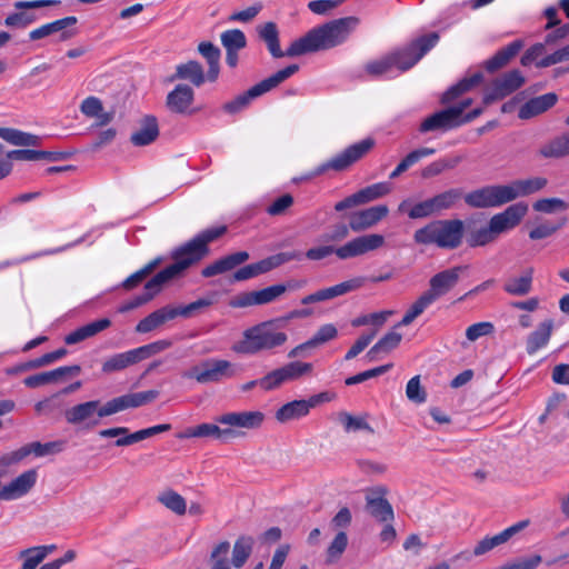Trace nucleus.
Segmentation results:
<instances>
[{
  "mask_svg": "<svg viewBox=\"0 0 569 569\" xmlns=\"http://www.w3.org/2000/svg\"><path fill=\"white\" fill-rule=\"evenodd\" d=\"M569 61V43L536 62L538 68H547L557 63Z\"/></svg>",
  "mask_w": 569,
  "mask_h": 569,
  "instance_id": "obj_64",
  "label": "nucleus"
},
{
  "mask_svg": "<svg viewBox=\"0 0 569 569\" xmlns=\"http://www.w3.org/2000/svg\"><path fill=\"white\" fill-rule=\"evenodd\" d=\"M567 223V218H562L557 222L543 221L529 231L531 240H540L549 238L560 230Z\"/></svg>",
  "mask_w": 569,
  "mask_h": 569,
  "instance_id": "obj_56",
  "label": "nucleus"
},
{
  "mask_svg": "<svg viewBox=\"0 0 569 569\" xmlns=\"http://www.w3.org/2000/svg\"><path fill=\"white\" fill-rule=\"evenodd\" d=\"M194 100V92L192 88L187 84H178L170 91L166 99L167 108L174 113L191 114V106Z\"/></svg>",
  "mask_w": 569,
  "mask_h": 569,
  "instance_id": "obj_27",
  "label": "nucleus"
},
{
  "mask_svg": "<svg viewBox=\"0 0 569 569\" xmlns=\"http://www.w3.org/2000/svg\"><path fill=\"white\" fill-rule=\"evenodd\" d=\"M387 490L383 487H378L372 490L377 497L367 496V508L372 517L381 522L393 520V509L387 499L383 498Z\"/></svg>",
  "mask_w": 569,
  "mask_h": 569,
  "instance_id": "obj_29",
  "label": "nucleus"
},
{
  "mask_svg": "<svg viewBox=\"0 0 569 569\" xmlns=\"http://www.w3.org/2000/svg\"><path fill=\"white\" fill-rule=\"evenodd\" d=\"M30 455L33 453L37 457H44L48 455H54L59 453L64 448V441L58 440V441H50L46 443H41L39 441H34L31 443H28Z\"/></svg>",
  "mask_w": 569,
  "mask_h": 569,
  "instance_id": "obj_61",
  "label": "nucleus"
},
{
  "mask_svg": "<svg viewBox=\"0 0 569 569\" xmlns=\"http://www.w3.org/2000/svg\"><path fill=\"white\" fill-rule=\"evenodd\" d=\"M359 23V18L350 16L316 27L290 44L288 56L299 57L338 47L348 40Z\"/></svg>",
  "mask_w": 569,
  "mask_h": 569,
  "instance_id": "obj_2",
  "label": "nucleus"
},
{
  "mask_svg": "<svg viewBox=\"0 0 569 569\" xmlns=\"http://www.w3.org/2000/svg\"><path fill=\"white\" fill-rule=\"evenodd\" d=\"M558 97L556 93H546L530 99L519 110L521 119H529L531 117L543 113L556 104Z\"/></svg>",
  "mask_w": 569,
  "mask_h": 569,
  "instance_id": "obj_38",
  "label": "nucleus"
},
{
  "mask_svg": "<svg viewBox=\"0 0 569 569\" xmlns=\"http://www.w3.org/2000/svg\"><path fill=\"white\" fill-rule=\"evenodd\" d=\"M266 416L259 410L230 411L216 417V421L230 431V440L244 435V430L259 429Z\"/></svg>",
  "mask_w": 569,
  "mask_h": 569,
  "instance_id": "obj_10",
  "label": "nucleus"
},
{
  "mask_svg": "<svg viewBox=\"0 0 569 569\" xmlns=\"http://www.w3.org/2000/svg\"><path fill=\"white\" fill-rule=\"evenodd\" d=\"M287 341L288 335L283 331L280 319H271L246 329L232 350L242 355H257L281 348Z\"/></svg>",
  "mask_w": 569,
  "mask_h": 569,
  "instance_id": "obj_3",
  "label": "nucleus"
},
{
  "mask_svg": "<svg viewBox=\"0 0 569 569\" xmlns=\"http://www.w3.org/2000/svg\"><path fill=\"white\" fill-rule=\"evenodd\" d=\"M339 422L342 425L346 432H356V431H367L369 433H373V429L367 422L365 416H352L346 411H342L338 416Z\"/></svg>",
  "mask_w": 569,
  "mask_h": 569,
  "instance_id": "obj_50",
  "label": "nucleus"
},
{
  "mask_svg": "<svg viewBox=\"0 0 569 569\" xmlns=\"http://www.w3.org/2000/svg\"><path fill=\"white\" fill-rule=\"evenodd\" d=\"M482 81V74L476 72L470 77L463 78L457 84L449 88L441 98L442 103H449L459 96L470 91L472 88L478 86Z\"/></svg>",
  "mask_w": 569,
  "mask_h": 569,
  "instance_id": "obj_48",
  "label": "nucleus"
},
{
  "mask_svg": "<svg viewBox=\"0 0 569 569\" xmlns=\"http://www.w3.org/2000/svg\"><path fill=\"white\" fill-rule=\"evenodd\" d=\"M391 192L388 182H377L357 191L361 204L368 203Z\"/></svg>",
  "mask_w": 569,
  "mask_h": 569,
  "instance_id": "obj_54",
  "label": "nucleus"
},
{
  "mask_svg": "<svg viewBox=\"0 0 569 569\" xmlns=\"http://www.w3.org/2000/svg\"><path fill=\"white\" fill-rule=\"evenodd\" d=\"M375 147L372 138H366L346 148L340 153L336 154L327 162L320 164L316 169V174H322L328 170L345 171L350 166L363 158Z\"/></svg>",
  "mask_w": 569,
  "mask_h": 569,
  "instance_id": "obj_11",
  "label": "nucleus"
},
{
  "mask_svg": "<svg viewBox=\"0 0 569 569\" xmlns=\"http://www.w3.org/2000/svg\"><path fill=\"white\" fill-rule=\"evenodd\" d=\"M525 83V77L519 70H511L497 78L483 97V103L490 104L495 100L502 99L519 89Z\"/></svg>",
  "mask_w": 569,
  "mask_h": 569,
  "instance_id": "obj_22",
  "label": "nucleus"
},
{
  "mask_svg": "<svg viewBox=\"0 0 569 569\" xmlns=\"http://www.w3.org/2000/svg\"><path fill=\"white\" fill-rule=\"evenodd\" d=\"M299 70L298 64H289L288 67L274 72L270 77L263 79L259 83L252 86L248 91L238 96L233 100L223 104V110L230 114H234L248 107L250 101L261 94L278 87L288 78L293 76Z\"/></svg>",
  "mask_w": 569,
  "mask_h": 569,
  "instance_id": "obj_5",
  "label": "nucleus"
},
{
  "mask_svg": "<svg viewBox=\"0 0 569 569\" xmlns=\"http://www.w3.org/2000/svg\"><path fill=\"white\" fill-rule=\"evenodd\" d=\"M435 301L423 292L408 309L401 321L396 327L409 326L417 317H419Z\"/></svg>",
  "mask_w": 569,
  "mask_h": 569,
  "instance_id": "obj_53",
  "label": "nucleus"
},
{
  "mask_svg": "<svg viewBox=\"0 0 569 569\" xmlns=\"http://www.w3.org/2000/svg\"><path fill=\"white\" fill-rule=\"evenodd\" d=\"M466 269V266H455L435 273L429 279V289L425 292L436 302L458 284Z\"/></svg>",
  "mask_w": 569,
  "mask_h": 569,
  "instance_id": "obj_18",
  "label": "nucleus"
},
{
  "mask_svg": "<svg viewBox=\"0 0 569 569\" xmlns=\"http://www.w3.org/2000/svg\"><path fill=\"white\" fill-rule=\"evenodd\" d=\"M521 49V43L519 41H513L499 50L493 57L488 59L485 62V68L489 72H493L502 67H505L511 58H513L519 50Z\"/></svg>",
  "mask_w": 569,
  "mask_h": 569,
  "instance_id": "obj_47",
  "label": "nucleus"
},
{
  "mask_svg": "<svg viewBox=\"0 0 569 569\" xmlns=\"http://www.w3.org/2000/svg\"><path fill=\"white\" fill-rule=\"evenodd\" d=\"M332 397L328 392H320L311 396L309 399L293 400L284 403L276 411V419L281 423L301 419L309 415L311 409L318 405L328 402Z\"/></svg>",
  "mask_w": 569,
  "mask_h": 569,
  "instance_id": "obj_13",
  "label": "nucleus"
},
{
  "mask_svg": "<svg viewBox=\"0 0 569 569\" xmlns=\"http://www.w3.org/2000/svg\"><path fill=\"white\" fill-rule=\"evenodd\" d=\"M257 31L273 58L289 57V48L286 51H282L280 48L279 31L274 22H266L259 26Z\"/></svg>",
  "mask_w": 569,
  "mask_h": 569,
  "instance_id": "obj_37",
  "label": "nucleus"
},
{
  "mask_svg": "<svg viewBox=\"0 0 569 569\" xmlns=\"http://www.w3.org/2000/svg\"><path fill=\"white\" fill-rule=\"evenodd\" d=\"M38 472L30 469L0 488V501H12L26 496L36 485Z\"/></svg>",
  "mask_w": 569,
  "mask_h": 569,
  "instance_id": "obj_24",
  "label": "nucleus"
},
{
  "mask_svg": "<svg viewBox=\"0 0 569 569\" xmlns=\"http://www.w3.org/2000/svg\"><path fill=\"white\" fill-rule=\"evenodd\" d=\"M158 390H147L140 392L126 393L110 399L106 402L102 415H114L120 411L139 408L151 403L159 397Z\"/></svg>",
  "mask_w": 569,
  "mask_h": 569,
  "instance_id": "obj_20",
  "label": "nucleus"
},
{
  "mask_svg": "<svg viewBox=\"0 0 569 569\" xmlns=\"http://www.w3.org/2000/svg\"><path fill=\"white\" fill-rule=\"evenodd\" d=\"M385 244V237L379 233H369L353 238L343 246L338 247L337 257L347 260L378 250Z\"/></svg>",
  "mask_w": 569,
  "mask_h": 569,
  "instance_id": "obj_17",
  "label": "nucleus"
},
{
  "mask_svg": "<svg viewBox=\"0 0 569 569\" xmlns=\"http://www.w3.org/2000/svg\"><path fill=\"white\" fill-rule=\"evenodd\" d=\"M301 253L298 251L279 252L267 257L258 262L247 264L233 273L234 281H244L267 273L289 261L299 260Z\"/></svg>",
  "mask_w": 569,
  "mask_h": 569,
  "instance_id": "obj_12",
  "label": "nucleus"
},
{
  "mask_svg": "<svg viewBox=\"0 0 569 569\" xmlns=\"http://www.w3.org/2000/svg\"><path fill=\"white\" fill-rule=\"evenodd\" d=\"M436 149L428 148V147H421L418 149H415L410 151L398 164L397 167L391 171L389 178L396 179L403 172H406L410 167L419 162L421 159L430 157L435 154Z\"/></svg>",
  "mask_w": 569,
  "mask_h": 569,
  "instance_id": "obj_46",
  "label": "nucleus"
},
{
  "mask_svg": "<svg viewBox=\"0 0 569 569\" xmlns=\"http://www.w3.org/2000/svg\"><path fill=\"white\" fill-rule=\"evenodd\" d=\"M77 23L76 17H66L56 21H52L50 23H46L37 29H33L29 33L30 40H39L47 38L53 33L60 32L61 33V40H66L71 37V33L63 31L66 28L71 27Z\"/></svg>",
  "mask_w": 569,
  "mask_h": 569,
  "instance_id": "obj_34",
  "label": "nucleus"
},
{
  "mask_svg": "<svg viewBox=\"0 0 569 569\" xmlns=\"http://www.w3.org/2000/svg\"><path fill=\"white\" fill-rule=\"evenodd\" d=\"M57 3H59L58 0L17 1L13 7L20 11L9 14L4 20V24L10 28H27L37 20V17L34 13L24 10L54 6Z\"/></svg>",
  "mask_w": 569,
  "mask_h": 569,
  "instance_id": "obj_23",
  "label": "nucleus"
},
{
  "mask_svg": "<svg viewBox=\"0 0 569 569\" xmlns=\"http://www.w3.org/2000/svg\"><path fill=\"white\" fill-rule=\"evenodd\" d=\"M533 282V269H526L520 276L509 277L502 286L506 293L515 297H523L531 292Z\"/></svg>",
  "mask_w": 569,
  "mask_h": 569,
  "instance_id": "obj_33",
  "label": "nucleus"
},
{
  "mask_svg": "<svg viewBox=\"0 0 569 569\" xmlns=\"http://www.w3.org/2000/svg\"><path fill=\"white\" fill-rule=\"evenodd\" d=\"M497 239L498 237L492 230L491 224L488 222L487 226L481 227L470 233L468 243L470 247H483L495 242Z\"/></svg>",
  "mask_w": 569,
  "mask_h": 569,
  "instance_id": "obj_59",
  "label": "nucleus"
},
{
  "mask_svg": "<svg viewBox=\"0 0 569 569\" xmlns=\"http://www.w3.org/2000/svg\"><path fill=\"white\" fill-rule=\"evenodd\" d=\"M198 51L201 56L207 60L209 64L208 70V80L216 81L219 76V61H220V50L211 42H201L198 46Z\"/></svg>",
  "mask_w": 569,
  "mask_h": 569,
  "instance_id": "obj_49",
  "label": "nucleus"
},
{
  "mask_svg": "<svg viewBox=\"0 0 569 569\" xmlns=\"http://www.w3.org/2000/svg\"><path fill=\"white\" fill-rule=\"evenodd\" d=\"M462 159L463 158L458 154H449L439 158L423 167L420 171V176L422 179H431L433 177L440 176L447 170L455 169L462 161Z\"/></svg>",
  "mask_w": 569,
  "mask_h": 569,
  "instance_id": "obj_40",
  "label": "nucleus"
},
{
  "mask_svg": "<svg viewBox=\"0 0 569 569\" xmlns=\"http://www.w3.org/2000/svg\"><path fill=\"white\" fill-rule=\"evenodd\" d=\"M365 282L366 279L363 277H355L335 286L322 288L310 295H307L301 299V303L312 305L329 301L360 289L363 287Z\"/></svg>",
  "mask_w": 569,
  "mask_h": 569,
  "instance_id": "obj_19",
  "label": "nucleus"
},
{
  "mask_svg": "<svg viewBox=\"0 0 569 569\" xmlns=\"http://www.w3.org/2000/svg\"><path fill=\"white\" fill-rule=\"evenodd\" d=\"M80 370L79 366L59 367L51 371L29 376L23 380V383L29 388H38L44 385L58 382L68 375H78Z\"/></svg>",
  "mask_w": 569,
  "mask_h": 569,
  "instance_id": "obj_28",
  "label": "nucleus"
},
{
  "mask_svg": "<svg viewBox=\"0 0 569 569\" xmlns=\"http://www.w3.org/2000/svg\"><path fill=\"white\" fill-rule=\"evenodd\" d=\"M171 345L169 340H158L121 353H116L102 362L101 370L107 375L124 370L130 366L169 349Z\"/></svg>",
  "mask_w": 569,
  "mask_h": 569,
  "instance_id": "obj_6",
  "label": "nucleus"
},
{
  "mask_svg": "<svg viewBox=\"0 0 569 569\" xmlns=\"http://www.w3.org/2000/svg\"><path fill=\"white\" fill-rule=\"evenodd\" d=\"M104 408L106 403L101 406L99 400H90L67 409L64 418L70 425L93 427L99 423V419L110 416L102 415Z\"/></svg>",
  "mask_w": 569,
  "mask_h": 569,
  "instance_id": "obj_16",
  "label": "nucleus"
},
{
  "mask_svg": "<svg viewBox=\"0 0 569 569\" xmlns=\"http://www.w3.org/2000/svg\"><path fill=\"white\" fill-rule=\"evenodd\" d=\"M539 153L543 158L559 159L569 156V131L545 143Z\"/></svg>",
  "mask_w": 569,
  "mask_h": 569,
  "instance_id": "obj_43",
  "label": "nucleus"
},
{
  "mask_svg": "<svg viewBox=\"0 0 569 569\" xmlns=\"http://www.w3.org/2000/svg\"><path fill=\"white\" fill-rule=\"evenodd\" d=\"M532 208L537 212L551 214L568 210L569 204L560 198H542L535 201Z\"/></svg>",
  "mask_w": 569,
  "mask_h": 569,
  "instance_id": "obj_60",
  "label": "nucleus"
},
{
  "mask_svg": "<svg viewBox=\"0 0 569 569\" xmlns=\"http://www.w3.org/2000/svg\"><path fill=\"white\" fill-rule=\"evenodd\" d=\"M457 111L446 108L427 117L419 126V132L448 131L462 124L457 120Z\"/></svg>",
  "mask_w": 569,
  "mask_h": 569,
  "instance_id": "obj_25",
  "label": "nucleus"
},
{
  "mask_svg": "<svg viewBox=\"0 0 569 569\" xmlns=\"http://www.w3.org/2000/svg\"><path fill=\"white\" fill-rule=\"evenodd\" d=\"M287 291V287L282 284H273L256 292V301L258 306L267 305L276 301L280 296Z\"/></svg>",
  "mask_w": 569,
  "mask_h": 569,
  "instance_id": "obj_62",
  "label": "nucleus"
},
{
  "mask_svg": "<svg viewBox=\"0 0 569 569\" xmlns=\"http://www.w3.org/2000/svg\"><path fill=\"white\" fill-rule=\"evenodd\" d=\"M528 525V521H520L517 522L498 535H495L492 537H486L482 540H480L475 549L473 555L475 556H482L487 553L488 551L492 550L495 547L500 546L505 542H507L513 535L522 530Z\"/></svg>",
  "mask_w": 569,
  "mask_h": 569,
  "instance_id": "obj_30",
  "label": "nucleus"
},
{
  "mask_svg": "<svg viewBox=\"0 0 569 569\" xmlns=\"http://www.w3.org/2000/svg\"><path fill=\"white\" fill-rule=\"evenodd\" d=\"M174 318L173 307L166 306L141 319L136 327V331L139 333L151 332Z\"/></svg>",
  "mask_w": 569,
  "mask_h": 569,
  "instance_id": "obj_35",
  "label": "nucleus"
},
{
  "mask_svg": "<svg viewBox=\"0 0 569 569\" xmlns=\"http://www.w3.org/2000/svg\"><path fill=\"white\" fill-rule=\"evenodd\" d=\"M527 212L528 204L525 202H517L506 208L502 212L493 214L490 218L489 223L491 224L496 236L499 238L500 234L515 229L521 222Z\"/></svg>",
  "mask_w": 569,
  "mask_h": 569,
  "instance_id": "obj_21",
  "label": "nucleus"
},
{
  "mask_svg": "<svg viewBox=\"0 0 569 569\" xmlns=\"http://www.w3.org/2000/svg\"><path fill=\"white\" fill-rule=\"evenodd\" d=\"M338 337V330L335 325L326 323L316 331V333L309 339L313 348L322 346Z\"/></svg>",
  "mask_w": 569,
  "mask_h": 569,
  "instance_id": "obj_63",
  "label": "nucleus"
},
{
  "mask_svg": "<svg viewBox=\"0 0 569 569\" xmlns=\"http://www.w3.org/2000/svg\"><path fill=\"white\" fill-rule=\"evenodd\" d=\"M392 58L390 57V52L372 61H369L365 66V71L367 74L379 78L386 74L391 73L395 69L392 66Z\"/></svg>",
  "mask_w": 569,
  "mask_h": 569,
  "instance_id": "obj_52",
  "label": "nucleus"
},
{
  "mask_svg": "<svg viewBox=\"0 0 569 569\" xmlns=\"http://www.w3.org/2000/svg\"><path fill=\"white\" fill-rule=\"evenodd\" d=\"M547 179L542 177H535L525 180H515L507 186L509 200L513 201L519 197L529 196L535 193L547 186Z\"/></svg>",
  "mask_w": 569,
  "mask_h": 569,
  "instance_id": "obj_36",
  "label": "nucleus"
},
{
  "mask_svg": "<svg viewBox=\"0 0 569 569\" xmlns=\"http://www.w3.org/2000/svg\"><path fill=\"white\" fill-rule=\"evenodd\" d=\"M220 40L226 51H239L247 44L246 36L239 29H231L222 32Z\"/></svg>",
  "mask_w": 569,
  "mask_h": 569,
  "instance_id": "obj_55",
  "label": "nucleus"
},
{
  "mask_svg": "<svg viewBox=\"0 0 569 569\" xmlns=\"http://www.w3.org/2000/svg\"><path fill=\"white\" fill-rule=\"evenodd\" d=\"M462 197L461 189L452 188L443 192L435 194L432 197L437 213H441L445 210H449L460 200Z\"/></svg>",
  "mask_w": 569,
  "mask_h": 569,
  "instance_id": "obj_51",
  "label": "nucleus"
},
{
  "mask_svg": "<svg viewBox=\"0 0 569 569\" xmlns=\"http://www.w3.org/2000/svg\"><path fill=\"white\" fill-rule=\"evenodd\" d=\"M389 209L386 204L373 206L355 212L350 219V229L355 232L365 231L387 217Z\"/></svg>",
  "mask_w": 569,
  "mask_h": 569,
  "instance_id": "obj_26",
  "label": "nucleus"
},
{
  "mask_svg": "<svg viewBox=\"0 0 569 569\" xmlns=\"http://www.w3.org/2000/svg\"><path fill=\"white\" fill-rule=\"evenodd\" d=\"M253 546V537L247 535L239 536L232 547L231 566L237 569L242 568L250 558Z\"/></svg>",
  "mask_w": 569,
  "mask_h": 569,
  "instance_id": "obj_42",
  "label": "nucleus"
},
{
  "mask_svg": "<svg viewBox=\"0 0 569 569\" xmlns=\"http://www.w3.org/2000/svg\"><path fill=\"white\" fill-rule=\"evenodd\" d=\"M438 32H430L413 39L408 46L390 52L393 69L405 72L411 69L439 41Z\"/></svg>",
  "mask_w": 569,
  "mask_h": 569,
  "instance_id": "obj_7",
  "label": "nucleus"
},
{
  "mask_svg": "<svg viewBox=\"0 0 569 569\" xmlns=\"http://www.w3.org/2000/svg\"><path fill=\"white\" fill-rule=\"evenodd\" d=\"M184 378L194 379L199 383L221 382L236 376L234 365L222 359H207L200 365L183 372Z\"/></svg>",
  "mask_w": 569,
  "mask_h": 569,
  "instance_id": "obj_8",
  "label": "nucleus"
},
{
  "mask_svg": "<svg viewBox=\"0 0 569 569\" xmlns=\"http://www.w3.org/2000/svg\"><path fill=\"white\" fill-rule=\"evenodd\" d=\"M465 224L459 219L435 220L417 229L413 240L417 244H435L441 249L458 248L463 238Z\"/></svg>",
  "mask_w": 569,
  "mask_h": 569,
  "instance_id": "obj_4",
  "label": "nucleus"
},
{
  "mask_svg": "<svg viewBox=\"0 0 569 569\" xmlns=\"http://www.w3.org/2000/svg\"><path fill=\"white\" fill-rule=\"evenodd\" d=\"M506 184L486 186L465 196L466 203L471 208H496L510 202Z\"/></svg>",
  "mask_w": 569,
  "mask_h": 569,
  "instance_id": "obj_14",
  "label": "nucleus"
},
{
  "mask_svg": "<svg viewBox=\"0 0 569 569\" xmlns=\"http://www.w3.org/2000/svg\"><path fill=\"white\" fill-rule=\"evenodd\" d=\"M226 230L223 226L207 229L176 249L171 254L174 262L153 276L146 283L143 293L134 297L121 311L138 308L152 300L168 281L180 277L186 269L206 257L209 253L208 243L218 239Z\"/></svg>",
  "mask_w": 569,
  "mask_h": 569,
  "instance_id": "obj_1",
  "label": "nucleus"
},
{
  "mask_svg": "<svg viewBox=\"0 0 569 569\" xmlns=\"http://www.w3.org/2000/svg\"><path fill=\"white\" fill-rule=\"evenodd\" d=\"M0 138L12 146L37 147L41 143L39 136L13 128H0Z\"/></svg>",
  "mask_w": 569,
  "mask_h": 569,
  "instance_id": "obj_44",
  "label": "nucleus"
},
{
  "mask_svg": "<svg viewBox=\"0 0 569 569\" xmlns=\"http://www.w3.org/2000/svg\"><path fill=\"white\" fill-rule=\"evenodd\" d=\"M553 327V320L547 319L540 322L536 330L529 333L526 340V350L528 355H535L538 350L548 345Z\"/></svg>",
  "mask_w": 569,
  "mask_h": 569,
  "instance_id": "obj_32",
  "label": "nucleus"
},
{
  "mask_svg": "<svg viewBox=\"0 0 569 569\" xmlns=\"http://www.w3.org/2000/svg\"><path fill=\"white\" fill-rule=\"evenodd\" d=\"M230 551L229 541L219 542L210 553V560L212 561V569H231V561L229 562L228 555Z\"/></svg>",
  "mask_w": 569,
  "mask_h": 569,
  "instance_id": "obj_58",
  "label": "nucleus"
},
{
  "mask_svg": "<svg viewBox=\"0 0 569 569\" xmlns=\"http://www.w3.org/2000/svg\"><path fill=\"white\" fill-rule=\"evenodd\" d=\"M159 501L172 512L181 516L186 513L187 503L184 498L173 490L164 491L159 496Z\"/></svg>",
  "mask_w": 569,
  "mask_h": 569,
  "instance_id": "obj_57",
  "label": "nucleus"
},
{
  "mask_svg": "<svg viewBox=\"0 0 569 569\" xmlns=\"http://www.w3.org/2000/svg\"><path fill=\"white\" fill-rule=\"evenodd\" d=\"M174 79L188 80L193 86L200 87L204 83L206 76L202 66L194 60H190L176 67V73L171 80Z\"/></svg>",
  "mask_w": 569,
  "mask_h": 569,
  "instance_id": "obj_41",
  "label": "nucleus"
},
{
  "mask_svg": "<svg viewBox=\"0 0 569 569\" xmlns=\"http://www.w3.org/2000/svg\"><path fill=\"white\" fill-rule=\"evenodd\" d=\"M159 136L158 121L152 116L142 119L140 128L131 134V142L134 146H148Z\"/></svg>",
  "mask_w": 569,
  "mask_h": 569,
  "instance_id": "obj_39",
  "label": "nucleus"
},
{
  "mask_svg": "<svg viewBox=\"0 0 569 569\" xmlns=\"http://www.w3.org/2000/svg\"><path fill=\"white\" fill-rule=\"evenodd\" d=\"M313 365L310 362L291 361L277 368L260 379V388L264 391H271L284 383L297 381L305 376L311 375Z\"/></svg>",
  "mask_w": 569,
  "mask_h": 569,
  "instance_id": "obj_9",
  "label": "nucleus"
},
{
  "mask_svg": "<svg viewBox=\"0 0 569 569\" xmlns=\"http://www.w3.org/2000/svg\"><path fill=\"white\" fill-rule=\"evenodd\" d=\"M409 203V200H402L398 206V211L406 212L410 219H423L438 214L432 197L417 202L411 208H408Z\"/></svg>",
  "mask_w": 569,
  "mask_h": 569,
  "instance_id": "obj_45",
  "label": "nucleus"
},
{
  "mask_svg": "<svg viewBox=\"0 0 569 569\" xmlns=\"http://www.w3.org/2000/svg\"><path fill=\"white\" fill-rule=\"evenodd\" d=\"M171 429V425L162 423L152 426L146 429L138 430L133 433H129V429L127 427H113L109 429H103L99 431V436L101 438H116L114 445L117 447H126L133 445L136 442L142 441L147 438L156 436L158 433L167 432Z\"/></svg>",
  "mask_w": 569,
  "mask_h": 569,
  "instance_id": "obj_15",
  "label": "nucleus"
},
{
  "mask_svg": "<svg viewBox=\"0 0 569 569\" xmlns=\"http://www.w3.org/2000/svg\"><path fill=\"white\" fill-rule=\"evenodd\" d=\"M220 423H201L194 427L187 428L183 432L178 435L180 439L187 438H213L220 441L230 440V431L226 427H220Z\"/></svg>",
  "mask_w": 569,
  "mask_h": 569,
  "instance_id": "obj_31",
  "label": "nucleus"
}]
</instances>
